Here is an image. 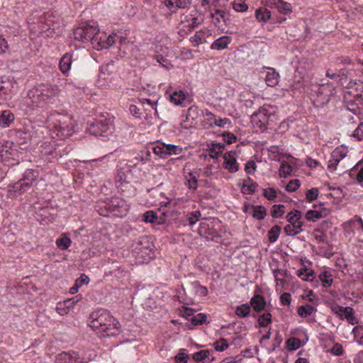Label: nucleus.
Listing matches in <instances>:
<instances>
[{"instance_id":"nucleus-1","label":"nucleus","mask_w":363,"mask_h":363,"mask_svg":"<svg viewBox=\"0 0 363 363\" xmlns=\"http://www.w3.org/2000/svg\"><path fill=\"white\" fill-rule=\"evenodd\" d=\"M89 325L101 337L116 336L120 333L119 322L103 308L97 309L89 315Z\"/></svg>"},{"instance_id":"nucleus-2","label":"nucleus","mask_w":363,"mask_h":363,"mask_svg":"<svg viewBox=\"0 0 363 363\" xmlns=\"http://www.w3.org/2000/svg\"><path fill=\"white\" fill-rule=\"evenodd\" d=\"M274 111L272 106L269 105H264L258 111L254 113L251 116V123L254 128L264 131L267 129L268 126L271 125L272 121V118L274 116Z\"/></svg>"},{"instance_id":"nucleus-3","label":"nucleus","mask_w":363,"mask_h":363,"mask_svg":"<svg viewBox=\"0 0 363 363\" xmlns=\"http://www.w3.org/2000/svg\"><path fill=\"white\" fill-rule=\"evenodd\" d=\"M98 26L95 24L84 23L74 30L73 35L74 39L83 43L91 42L94 44L98 40L97 35L99 33Z\"/></svg>"},{"instance_id":"nucleus-4","label":"nucleus","mask_w":363,"mask_h":363,"mask_svg":"<svg viewBox=\"0 0 363 363\" xmlns=\"http://www.w3.org/2000/svg\"><path fill=\"white\" fill-rule=\"evenodd\" d=\"M75 121L69 115L57 114L54 122V126L57 131V135L62 138L70 136L74 132Z\"/></svg>"},{"instance_id":"nucleus-5","label":"nucleus","mask_w":363,"mask_h":363,"mask_svg":"<svg viewBox=\"0 0 363 363\" xmlns=\"http://www.w3.org/2000/svg\"><path fill=\"white\" fill-rule=\"evenodd\" d=\"M357 75V71L354 69H341L338 74L339 82L345 87V90L354 89L358 92L363 89L362 82L359 79H354L353 77Z\"/></svg>"},{"instance_id":"nucleus-6","label":"nucleus","mask_w":363,"mask_h":363,"mask_svg":"<svg viewBox=\"0 0 363 363\" xmlns=\"http://www.w3.org/2000/svg\"><path fill=\"white\" fill-rule=\"evenodd\" d=\"M113 125L110 119L96 120L87 128L89 133L96 137H108L113 131Z\"/></svg>"},{"instance_id":"nucleus-7","label":"nucleus","mask_w":363,"mask_h":363,"mask_svg":"<svg viewBox=\"0 0 363 363\" xmlns=\"http://www.w3.org/2000/svg\"><path fill=\"white\" fill-rule=\"evenodd\" d=\"M39 177L38 169H28L21 179L13 184L12 188L15 192L21 194L28 191Z\"/></svg>"},{"instance_id":"nucleus-8","label":"nucleus","mask_w":363,"mask_h":363,"mask_svg":"<svg viewBox=\"0 0 363 363\" xmlns=\"http://www.w3.org/2000/svg\"><path fill=\"white\" fill-rule=\"evenodd\" d=\"M44 102H45V101L42 100L41 95L37 89L35 91H29L28 96L23 99L22 108L27 113L30 114V113L36 108L42 106Z\"/></svg>"},{"instance_id":"nucleus-9","label":"nucleus","mask_w":363,"mask_h":363,"mask_svg":"<svg viewBox=\"0 0 363 363\" xmlns=\"http://www.w3.org/2000/svg\"><path fill=\"white\" fill-rule=\"evenodd\" d=\"M152 245L147 237H142L132 245V247L135 253L143 257L145 255L150 256Z\"/></svg>"},{"instance_id":"nucleus-10","label":"nucleus","mask_w":363,"mask_h":363,"mask_svg":"<svg viewBox=\"0 0 363 363\" xmlns=\"http://www.w3.org/2000/svg\"><path fill=\"white\" fill-rule=\"evenodd\" d=\"M41 95L43 101L50 102V101L58 95L60 92L59 87L57 85L50 84H45L40 86V89H37Z\"/></svg>"},{"instance_id":"nucleus-11","label":"nucleus","mask_w":363,"mask_h":363,"mask_svg":"<svg viewBox=\"0 0 363 363\" xmlns=\"http://www.w3.org/2000/svg\"><path fill=\"white\" fill-rule=\"evenodd\" d=\"M347 150L343 146L336 147L331 154V159L328 161V168L333 172L340 160L347 156Z\"/></svg>"},{"instance_id":"nucleus-12","label":"nucleus","mask_w":363,"mask_h":363,"mask_svg":"<svg viewBox=\"0 0 363 363\" xmlns=\"http://www.w3.org/2000/svg\"><path fill=\"white\" fill-rule=\"evenodd\" d=\"M199 116L200 110L198 106L195 105L190 106L186 113L185 120L182 122V126L186 129L192 127Z\"/></svg>"},{"instance_id":"nucleus-13","label":"nucleus","mask_w":363,"mask_h":363,"mask_svg":"<svg viewBox=\"0 0 363 363\" xmlns=\"http://www.w3.org/2000/svg\"><path fill=\"white\" fill-rule=\"evenodd\" d=\"M57 363H83L78 353L75 352H62L56 357Z\"/></svg>"},{"instance_id":"nucleus-14","label":"nucleus","mask_w":363,"mask_h":363,"mask_svg":"<svg viewBox=\"0 0 363 363\" xmlns=\"http://www.w3.org/2000/svg\"><path fill=\"white\" fill-rule=\"evenodd\" d=\"M223 165L230 172H236L239 169V165L235 159V152L230 151L223 155Z\"/></svg>"},{"instance_id":"nucleus-15","label":"nucleus","mask_w":363,"mask_h":363,"mask_svg":"<svg viewBox=\"0 0 363 363\" xmlns=\"http://www.w3.org/2000/svg\"><path fill=\"white\" fill-rule=\"evenodd\" d=\"M76 59L74 57L73 53L66 52L60 58L59 67L63 74H67L70 70L71 65Z\"/></svg>"},{"instance_id":"nucleus-16","label":"nucleus","mask_w":363,"mask_h":363,"mask_svg":"<svg viewBox=\"0 0 363 363\" xmlns=\"http://www.w3.org/2000/svg\"><path fill=\"white\" fill-rule=\"evenodd\" d=\"M193 359L196 362L211 363L214 361L215 357L213 352L208 350H200L193 354Z\"/></svg>"},{"instance_id":"nucleus-17","label":"nucleus","mask_w":363,"mask_h":363,"mask_svg":"<svg viewBox=\"0 0 363 363\" xmlns=\"http://www.w3.org/2000/svg\"><path fill=\"white\" fill-rule=\"evenodd\" d=\"M201 115L204 118L201 124L204 128H212L216 125L217 117L208 109L202 110Z\"/></svg>"},{"instance_id":"nucleus-18","label":"nucleus","mask_w":363,"mask_h":363,"mask_svg":"<svg viewBox=\"0 0 363 363\" xmlns=\"http://www.w3.org/2000/svg\"><path fill=\"white\" fill-rule=\"evenodd\" d=\"M303 223L301 220L286 225L284 230L286 235L295 236L299 234L303 230Z\"/></svg>"},{"instance_id":"nucleus-19","label":"nucleus","mask_w":363,"mask_h":363,"mask_svg":"<svg viewBox=\"0 0 363 363\" xmlns=\"http://www.w3.org/2000/svg\"><path fill=\"white\" fill-rule=\"evenodd\" d=\"M232 42V39L228 35H223L216 39L211 45L212 50H222L226 49L228 45Z\"/></svg>"},{"instance_id":"nucleus-20","label":"nucleus","mask_w":363,"mask_h":363,"mask_svg":"<svg viewBox=\"0 0 363 363\" xmlns=\"http://www.w3.org/2000/svg\"><path fill=\"white\" fill-rule=\"evenodd\" d=\"M14 115L9 110L0 111V125L3 128L9 127L14 121Z\"/></svg>"},{"instance_id":"nucleus-21","label":"nucleus","mask_w":363,"mask_h":363,"mask_svg":"<svg viewBox=\"0 0 363 363\" xmlns=\"http://www.w3.org/2000/svg\"><path fill=\"white\" fill-rule=\"evenodd\" d=\"M250 305L255 311L260 312L264 309L266 301L263 296L255 295L250 300Z\"/></svg>"},{"instance_id":"nucleus-22","label":"nucleus","mask_w":363,"mask_h":363,"mask_svg":"<svg viewBox=\"0 0 363 363\" xmlns=\"http://www.w3.org/2000/svg\"><path fill=\"white\" fill-rule=\"evenodd\" d=\"M143 220L147 223L162 224L164 222L163 217H159L156 212L153 211H148L143 216Z\"/></svg>"},{"instance_id":"nucleus-23","label":"nucleus","mask_w":363,"mask_h":363,"mask_svg":"<svg viewBox=\"0 0 363 363\" xmlns=\"http://www.w3.org/2000/svg\"><path fill=\"white\" fill-rule=\"evenodd\" d=\"M271 2L275 5L279 12L283 14H288L292 11V6L288 2L283 0H271Z\"/></svg>"},{"instance_id":"nucleus-24","label":"nucleus","mask_w":363,"mask_h":363,"mask_svg":"<svg viewBox=\"0 0 363 363\" xmlns=\"http://www.w3.org/2000/svg\"><path fill=\"white\" fill-rule=\"evenodd\" d=\"M269 71L265 77V82L268 86H274L279 82V74L273 68H269Z\"/></svg>"},{"instance_id":"nucleus-25","label":"nucleus","mask_w":363,"mask_h":363,"mask_svg":"<svg viewBox=\"0 0 363 363\" xmlns=\"http://www.w3.org/2000/svg\"><path fill=\"white\" fill-rule=\"evenodd\" d=\"M225 147L224 144L216 143L212 145L210 148V157L213 159L218 158L223 152Z\"/></svg>"},{"instance_id":"nucleus-26","label":"nucleus","mask_w":363,"mask_h":363,"mask_svg":"<svg viewBox=\"0 0 363 363\" xmlns=\"http://www.w3.org/2000/svg\"><path fill=\"white\" fill-rule=\"evenodd\" d=\"M319 279L323 283V286L325 288L329 287L333 284L332 274L328 271H323L320 273Z\"/></svg>"},{"instance_id":"nucleus-27","label":"nucleus","mask_w":363,"mask_h":363,"mask_svg":"<svg viewBox=\"0 0 363 363\" xmlns=\"http://www.w3.org/2000/svg\"><path fill=\"white\" fill-rule=\"evenodd\" d=\"M152 151L156 155H158L160 158H167V150L165 143H160L156 144L152 147Z\"/></svg>"},{"instance_id":"nucleus-28","label":"nucleus","mask_w":363,"mask_h":363,"mask_svg":"<svg viewBox=\"0 0 363 363\" xmlns=\"http://www.w3.org/2000/svg\"><path fill=\"white\" fill-rule=\"evenodd\" d=\"M253 209L252 216L257 220H262L267 215L266 208L263 206H252Z\"/></svg>"},{"instance_id":"nucleus-29","label":"nucleus","mask_w":363,"mask_h":363,"mask_svg":"<svg viewBox=\"0 0 363 363\" xmlns=\"http://www.w3.org/2000/svg\"><path fill=\"white\" fill-rule=\"evenodd\" d=\"M255 17L259 21L266 22L271 17V12L267 9H259L255 12Z\"/></svg>"},{"instance_id":"nucleus-30","label":"nucleus","mask_w":363,"mask_h":363,"mask_svg":"<svg viewBox=\"0 0 363 363\" xmlns=\"http://www.w3.org/2000/svg\"><path fill=\"white\" fill-rule=\"evenodd\" d=\"M171 101L176 105L182 104V103L186 99V94L183 91H175L170 96Z\"/></svg>"},{"instance_id":"nucleus-31","label":"nucleus","mask_w":363,"mask_h":363,"mask_svg":"<svg viewBox=\"0 0 363 363\" xmlns=\"http://www.w3.org/2000/svg\"><path fill=\"white\" fill-rule=\"evenodd\" d=\"M314 310L315 309L312 306L306 304L298 307V314L302 318H306L308 315H311L313 313Z\"/></svg>"},{"instance_id":"nucleus-32","label":"nucleus","mask_w":363,"mask_h":363,"mask_svg":"<svg viewBox=\"0 0 363 363\" xmlns=\"http://www.w3.org/2000/svg\"><path fill=\"white\" fill-rule=\"evenodd\" d=\"M167 157L170 155H178L182 153L183 149L179 145L166 144Z\"/></svg>"},{"instance_id":"nucleus-33","label":"nucleus","mask_w":363,"mask_h":363,"mask_svg":"<svg viewBox=\"0 0 363 363\" xmlns=\"http://www.w3.org/2000/svg\"><path fill=\"white\" fill-rule=\"evenodd\" d=\"M291 166L287 162H282L279 169L280 177L286 178L288 176L291 175Z\"/></svg>"},{"instance_id":"nucleus-34","label":"nucleus","mask_w":363,"mask_h":363,"mask_svg":"<svg viewBox=\"0 0 363 363\" xmlns=\"http://www.w3.org/2000/svg\"><path fill=\"white\" fill-rule=\"evenodd\" d=\"M281 233V227L278 225H274L269 230V240L270 242L273 243L277 240L279 237Z\"/></svg>"},{"instance_id":"nucleus-35","label":"nucleus","mask_w":363,"mask_h":363,"mask_svg":"<svg viewBox=\"0 0 363 363\" xmlns=\"http://www.w3.org/2000/svg\"><path fill=\"white\" fill-rule=\"evenodd\" d=\"M201 216V213L199 211H195L186 215V221L188 222L190 226H192L199 220Z\"/></svg>"},{"instance_id":"nucleus-36","label":"nucleus","mask_w":363,"mask_h":363,"mask_svg":"<svg viewBox=\"0 0 363 363\" xmlns=\"http://www.w3.org/2000/svg\"><path fill=\"white\" fill-rule=\"evenodd\" d=\"M297 275L305 281H312L314 278L313 271L306 268L298 270Z\"/></svg>"},{"instance_id":"nucleus-37","label":"nucleus","mask_w":363,"mask_h":363,"mask_svg":"<svg viewBox=\"0 0 363 363\" xmlns=\"http://www.w3.org/2000/svg\"><path fill=\"white\" fill-rule=\"evenodd\" d=\"M286 346L289 350L294 351L301 346V340L297 337H291L286 340Z\"/></svg>"},{"instance_id":"nucleus-38","label":"nucleus","mask_w":363,"mask_h":363,"mask_svg":"<svg viewBox=\"0 0 363 363\" xmlns=\"http://www.w3.org/2000/svg\"><path fill=\"white\" fill-rule=\"evenodd\" d=\"M272 323V315L270 313H264L258 318V323L260 327H267Z\"/></svg>"},{"instance_id":"nucleus-39","label":"nucleus","mask_w":363,"mask_h":363,"mask_svg":"<svg viewBox=\"0 0 363 363\" xmlns=\"http://www.w3.org/2000/svg\"><path fill=\"white\" fill-rule=\"evenodd\" d=\"M257 186L258 184L256 182H252L251 184L243 182L241 190L243 194H252L255 192Z\"/></svg>"},{"instance_id":"nucleus-40","label":"nucleus","mask_w":363,"mask_h":363,"mask_svg":"<svg viewBox=\"0 0 363 363\" xmlns=\"http://www.w3.org/2000/svg\"><path fill=\"white\" fill-rule=\"evenodd\" d=\"M71 239L69 237L65 236L56 240V245L60 250H66L71 245Z\"/></svg>"},{"instance_id":"nucleus-41","label":"nucleus","mask_w":363,"mask_h":363,"mask_svg":"<svg viewBox=\"0 0 363 363\" xmlns=\"http://www.w3.org/2000/svg\"><path fill=\"white\" fill-rule=\"evenodd\" d=\"M251 311L250 306L248 304H242L237 306L235 313L240 317H247Z\"/></svg>"},{"instance_id":"nucleus-42","label":"nucleus","mask_w":363,"mask_h":363,"mask_svg":"<svg viewBox=\"0 0 363 363\" xmlns=\"http://www.w3.org/2000/svg\"><path fill=\"white\" fill-rule=\"evenodd\" d=\"M207 316L203 313H198L196 315H193V316L190 318V321L191 324L194 325H202L206 321Z\"/></svg>"},{"instance_id":"nucleus-43","label":"nucleus","mask_w":363,"mask_h":363,"mask_svg":"<svg viewBox=\"0 0 363 363\" xmlns=\"http://www.w3.org/2000/svg\"><path fill=\"white\" fill-rule=\"evenodd\" d=\"M302 213L300 211L294 210L286 215V220L291 223L301 220Z\"/></svg>"},{"instance_id":"nucleus-44","label":"nucleus","mask_w":363,"mask_h":363,"mask_svg":"<svg viewBox=\"0 0 363 363\" xmlns=\"http://www.w3.org/2000/svg\"><path fill=\"white\" fill-rule=\"evenodd\" d=\"M307 220L315 222L323 217L322 213L318 211L310 210L305 216Z\"/></svg>"},{"instance_id":"nucleus-45","label":"nucleus","mask_w":363,"mask_h":363,"mask_svg":"<svg viewBox=\"0 0 363 363\" xmlns=\"http://www.w3.org/2000/svg\"><path fill=\"white\" fill-rule=\"evenodd\" d=\"M233 8L236 11L243 12L247 11L248 6L245 3V0H234L233 3Z\"/></svg>"},{"instance_id":"nucleus-46","label":"nucleus","mask_w":363,"mask_h":363,"mask_svg":"<svg viewBox=\"0 0 363 363\" xmlns=\"http://www.w3.org/2000/svg\"><path fill=\"white\" fill-rule=\"evenodd\" d=\"M214 348L216 351L223 352L228 347V343L224 338H220L213 343Z\"/></svg>"},{"instance_id":"nucleus-47","label":"nucleus","mask_w":363,"mask_h":363,"mask_svg":"<svg viewBox=\"0 0 363 363\" xmlns=\"http://www.w3.org/2000/svg\"><path fill=\"white\" fill-rule=\"evenodd\" d=\"M362 330L363 328L362 326H357L354 327L352 330L357 342L362 345H363V332L361 333Z\"/></svg>"},{"instance_id":"nucleus-48","label":"nucleus","mask_w":363,"mask_h":363,"mask_svg":"<svg viewBox=\"0 0 363 363\" xmlns=\"http://www.w3.org/2000/svg\"><path fill=\"white\" fill-rule=\"evenodd\" d=\"M186 177L189 184V188L196 189L197 188L198 183V179L194 173L189 172L188 176Z\"/></svg>"},{"instance_id":"nucleus-49","label":"nucleus","mask_w":363,"mask_h":363,"mask_svg":"<svg viewBox=\"0 0 363 363\" xmlns=\"http://www.w3.org/2000/svg\"><path fill=\"white\" fill-rule=\"evenodd\" d=\"M346 308L349 310L344 311L343 313L345 314V318L348 321V323L354 325L357 323V321L354 315L353 309L349 306L346 307Z\"/></svg>"},{"instance_id":"nucleus-50","label":"nucleus","mask_w":363,"mask_h":363,"mask_svg":"<svg viewBox=\"0 0 363 363\" xmlns=\"http://www.w3.org/2000/svg\"><path fill=\"white\" fill-rule=\"evenodd\" d=\"M284 205H279V206H274L273 208L271 211L272 216L273 218H280L283 216L284 213Z\"/></svg>"},{"instance_id":"nucleus-51","label":"nucleus","mask_w":363,"mask_h":363,"mask_svg":"<svg viewBox=\"0 0 363 363\" xmlns=\"http://www.w3.org/2000/svg\"><path fill=\"white\" fill-rule=\"evenodd\" d=\"M184 349H180L175 359L177 363H187L189 356L184 352Z\"/></svg>"},{"instance_id":"nucleus-52","label":"nucleus","mask_w":363,"mask_h":363,"mask_svg":"<svg viewBox=\"0 0 363 363\" xmlns=\"http://www.w3.org/2000/svg\"><path fill=\"white\" fill-rule=\"evenodd\" d=\"M218 17L226 25L230 21V15L225 10L216 9Z\"/></svg>"},{"instance_id":"nucleus-53","label":"nucleus","mask_w":363,"mask_h":363,"mask_svg":"<svg viewBox=\"0 0 363 363\" xmlns=\"http://www.w3.org/2000/svg\"><path fill=\"white\" fill-rule=\"evenodd\" d=\"M318 194L319 191L317 188H312L306 191V198L308 201L311 202L317 199Z\"/></svg>"},{"instance_id":"nucleus-54","label":"nucleus","mask_w":363,"mask_h":363,"mask_svg":"<svg viewBox=\"0 0 363 363\" xmlns=\"http://www.w3.org/2000/svg\"><path fill=\"white\" fill-rule=\"evenodd\" d=\"M363 89H360L358 92H355L350 103L356 105H363Z\"/></svg>"},{"instance_id":"nucleus-55","label":"nucleus","mask_w":363,"mask_h":363,"mask_svg":"<svg viewBox=\"0 0 363 363\" xmlns=\"http://www.w3.org/2000/svg\"><path fill=\"white\" fill-rule=\"evenodd\" d=\"M301 182L298 179L291 180L286 186V190L289 192L295 191L300 186Z\"/></svg>"},{"instance_id":"nucleus-56","label":"nucleus","mask_w":363,"mask_h":363,"mask_svg":"<svg viewBox=\"0 0 363 363\" xmlns=\"http://www.w3.org/2000/svg\"><path fill=\"white\" fill-rule=\"evenodd\" d=\"M194 287L196 290V293L200 296H206L208 294L207 288L200 285L199 282H194L193 284Z\"/></svg>"},{"instance_id":"nucleus-57","label":"nucleus","mask_w":363,"mask_h":363,"mask_svg":"<svg viewBox=\"0 0 363 363\" xmlns=\"http://www.w3.org/2000/svg\"><path fill=\"white\" fill-rule=\"evenodd\" d=\"M9 143H6V145L5 146H2L1 147H0V160L4 161L9 159V155L11 153L8 149L9 147H10V146L7 145Z\"/></svg>"},{"instance_id":"nucleus-58","label":"nucleus","mask_w":363,"mask_h":363,"mask_svg":"<svg viewBox=\"0 0 363 363\" xmlns=\"http://www.w3.org/2000/svg\"><path fill=\"white\" fill-rule=\"evenodd\" d=\"M331 310L335 314L338 315L340 318L342 319L343 313L345 311H347V309L346 308V307H343L337 304H335L331 307Z\"/></svg>"},{"instance_id":"nucleus-59","label":"nucleus","mask_w":363,"mask_h":363,"mask_svg":"<svg viewBox=\"0 0 363 363\" xmlns=\"http://www.w3.org/2000/svg\"><path fill=\"white\" fill-rule=\"evenodd\" d=\"M263 194L269 200H273L277 197V192L272 188L263 189Z\"/></svg>"},{"instance_id":"nucleus-60","label":"nucleus","mask_w":363,"mask_h":363,"mask_svg":"<svg viewBox=\"0 0 363 363\" xmlns=\"http://www.w3.org/2000/svg\"><path fill=\"white\" fill-rule=\"evenodd\" d=\"M353 137L360 141L363 139V123H361L353 133Z\"/></svg>"},{"instance_id":"nucleus-61","label":"nucleus","mask_w":363,"mask_h":363,"mask_svg":"<svg viewBox=\"0 0 363 363\" xmlns=\"http://www.w3.org/2000/svg\"><path fill=\"white\" fill-rule=\"evenodd\" d=\"M180 313H181L182 317H184V318H185L186 319H189L190 320V318L194 315V310L192 308H191L184 307L180 311Z\"/></svg>"},{"instance_id":"nucleus-62","label":"nucleus","mask_w":363,"mask_h":363,"mask_svg":"<svg viewBox=\"0 0 363 363\" xmlns=\"http://www.w3.org/2000/svg\"><path fill=\"white\" fill-rule=\"evenodd\" d=\"M123 270H121V267L118 266H116V267H113L112 269H111L110 270L105 272V274L106 275L113 274L116 277H121V276H123Z\"/></svg>"},{"instance_id":"nucleus-63","label":"nucleus","mask_w":363,"mask_h":363,"mask_svg":"<svg viewBox=\"0 0 363 363\" xmlns=\"http://www.w3.org/2000/svg\"><path fill=\"white\" fill-rule=\"evenodd\" d=\"M89 281L90 279L87 275L82 274L81 276L76 279L75 283L81 287L84 284H88Z\"/></svg>"},{"instance_id":"nucleus-64","label":"nucleus","mask_w":363,"mask_h":363,"mask_svg":"<svg viewBox=\"0 0 363 363\" xmlns=\"http://www.w3.org/2000/svg\"><path fill=\"white\" fill-rule=\"evenodd\" d=\"M291 294L287 292L283 293L280 296V301L284 306H289L291 303Z\"/></svg>"}]
</instances>
